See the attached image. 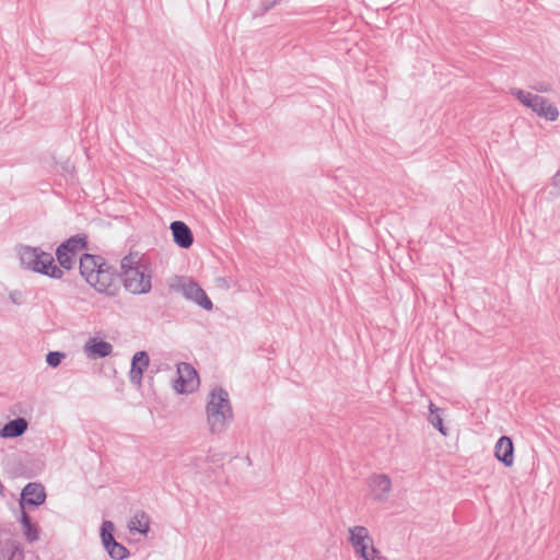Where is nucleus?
Masks as SVG:
<instances>
[{
	"mask_svg": "<svg viewBox=\"0 0 560 560\" xmlns=\"http://www.w3.org/2000/svg\"><path fill=\"white\" fill-rule=\"evenodd\" d=\"M172 238L175 245L182 249H188L194 244V234L190 228L183 221H173L170 225Z\"/></svg>",
	"mask_w": 560,
	"mask_h": 560,
	"instance_id": "obj_15",
	"label": "nucleus"
},
{
	"mask_svg": "<svg viewBox=\"0 0 560 560\" xmlns=\"http://www.w3.org/2000/svg\"><path fill=\"white\" fill-rule=\"evenodd\" d=\"M200 377L196 369L187 363L176 364V370L171 380V387L175 394L180 396L192 395L199 389Z\"/></svg>",
	"mask_w": 560,
	"mask_h": 560,
	"instance_id": "obj_7",
	"label": "nucleus"
},
{
	"mask_svg": "<svg viewBox=\"0 0 560 560\" xmlns=\"http://www.w3.org/2000/svg\"><path fill=\"white\" fill-rule=\"evenodd\" d=\"M21 533L28 542H34L39 539L40 528L36 523H33L27 513L22 510L19 518Z\"/></svg>",
	"mask_w": 560,
	"mask_h": 560,
	"instance_id": "obj_20",
	"label": "nucleus"
},
{
	"mask_svg": "<svg viewBox=\"0 0 560 560\" xmlns=\"http://www.w3.org/2000/svg\"><path fill=\"white\" fill-rule=\"evenodd\" d=\"M346 540L355 560H389L366 525L352 524L348 526Z\"/></svg>",
	"mask_w": 560,
	"mask_h": 560,
	"instance_id": "obj_5",
	"label": "nucleus"
},
{
	"mask_svg": "<svg viewBox=\"0 0 560 560\" xmlns=\"http://www.w3.org/2000/svg\"><path fill=\"white\" fill-rule=\"evenodd\" d=\"M118 275L125 290L130 294H148L152 290V261L141 252H129L125 255L119 261Z\"/></svg>",
	"mask_w": 560,
	"mask_h": 560,
	"instance_id": "obj_1",
	"label": "nucleus"
},
{
	"mask_svg": "<svg viewBox=\"0 0 560 560\" xmlns=\"http://www.w3.org/2000/svg\"><path fill=\"white\" fill-rule=\"evenodd\" d=\"M151 520L144 512H136L127 521V528L131 534L148 535Z\"/></svg>",
	"mask_w": 560,
	"mask_h": 560,
	"instance_id": "obj_19",
	"label": "nucleus"
},
{
	"mask_svg": "<svg viewBox=\"0 0 560 560\" xmlns=\"http://www.w3.org/2000/svg\"><path fill=\"white\" fill-rule=\"evenodd\" d=\"M65 170H66V171H68V172H70V173H72V172H73V170H74V167H73V165H70L69 167H66Z\"/></svg>",
	"mask_w": 560,
	"mask_h": 560,
	"instance_id": "obj_24",
	"label": "nucleus"
},
{
	"mask_svg": "<svg viewBox=\"0 0 560 560\" xmlns=\"http://www.w3.org/2000/svg\"><path fill=\"white\" fill-rule=\"evenodd\" d=\"M10 300L14 304H21L22 303V294L19 291H13L9 294Z\"/></svg>",
	"mask_w": 560,
	"mask_h": 560,
	"instance_id": "obj_22",
	"label": "nucleus"
},
{
	"mask_svg": "<svg viewBox=\"0 0 560 560\" xmlns=\"http://www.w3.org/2000/svg\"><path fill=\"white\" fill-rule=\"evenodd\" d=\"M551 182L553 187L560 189V168L553 174Z\"/></svg>",
	"mask_w": 560,
	"mask_h": 560,
	"instance_id": "obj_23",
	"label": "nucleus"
},
{
	"mask_svg": "<svg viewBox=\"0 0 560 560\" xmlns=\"http://www.w3.org/2000/svg\"><path fill=\"white\" fill-rule=\"evenodd\" d=\"M80 273L98 293L106 296H115L119 292L115 271L108 266L103 258L84 254L80 258Z\"/></svg>",
	"mask_w": 560,
	"mask_h": 560,
	"instance_id": "obj_2",
	"label": "nucleus"
},
{
	"mask_svg": "<svg viewBox=\"0 0 560 560\" xmlns=\"http://www.w3.org/2000/svg\"><path fill=\"white\" fill-rule=\"evenodd\" d=\"M493 457L504 468H512L515 465V447L510 436H500L493 446Z\"/></svg>",
	"mask_w": 560,
	"mask_h": 560,
	"instance_id": "obj_12",
	"label": "nucleus"
},
{
	"mask_svg": "<svg viewBox=\"0 0 560 560\" xmlns=\"http://www.w3.org/2000/svg\"><path fill=\"white\" fill-rule=\"evenodd\" d=\"M511 94L525 107L532 109L538 117L547 121L558 120L560 113L558 107L547 100L546 97L539 96L532 92L513 89Z\"/></svg>",
	"mask_w": 560,
	"mask_h": 560,
	"instance_id": "obj_6",
	"label": "nucleus"
},
{
	"mask_svg": "<svg viewBox=\"0 0 560 560\" xmlns=\"http://www.w3.org/2000/svg\"><path fill=\"white\" fill-rule=\"evenodd\" d=\"M366 498L375 504H384L393 494L392 478L383 472L372 474L365 480Z\"/></svg>",
	"mask_w": 560,
	"mask_h": 560,
	"instance_id": "obj_8",
	"label": "nucleus"
},
{
	"mask_svg": "<svg viewBox=\"0 0 560 560\" xmlns=\"http://www.w3.org/2000/svg\"><path fill=\"white\" fill-rule=\"evenodd\" d=\"M149 364L150 358L145 351H138L132 355L129 371V381L137 388L141 387L143 373L149 368Z\"/></svg>",
	"mask_w": 560,
	"mask_h": 560,
	"instance_id": "obj_14",
	"label": "nucleus"
},
{
	"mask_svg": "<svg viewBox=\"0 0 560 560\" xmlns=\"http://www.w3.org/2000/svg\"><path fill=\"white\" fill-rule=\"evenodd\" d=\"M113 345L102 337L89 338L83 346V353L88 359L95 360L109 357L113 353Z\"/></svg>",
	"mask_w": 560,
	"mask_h": 560,
	"instance_id": "obj_13",
	"label": "nucleus"
},
{
	"mask_svg": "<svg viewBox=\"0 0 560 560\" xmlns=\"http://www.w3.org/2000/svg\"><path fill=\"white\" fill-rule=\"evenodd\" d=\"M175 290L184 299L194 303L203 311L211 312L213 303L206 293V291L195 281L190 279H180L175 284Z\"/></svg>",
	"mask_w": 560,
	"mask_h": 560,
	"instance_id": "obj_10",
	"label": "nucleus"
},
{
	"mask_svg": "<svg viewBox=\"0 0 560 560\" xmlns=\"http://www.w3.org/2000/svg\"><path fill=\"white\" fill-rule=\"evenodd\" d=\"M206 424L211 434L224 433L233 422L234 412L230 394L215 386L209 390L205 402Z\"/></svg>",
	"mask_w": 560,
	"mask_h": 560,
	"instance_id": "obj_3",
	"label": "nucleus"
},
{
	"mask_svg": "<svg viewBox=\"0 0 560 560\" xmlns=\"http://www.w3.org/2000/svg\"><path fill=\"white\" fill-rule=\"evenodd\" d=\"M15 256L21 269L49 279L60 280L63 278V271L55 262L54 256L37 246L19 244L14 248Z\"/></svg>",
	"mask_w": 560,
	"mask_h": 560,
	"instance_id": "obj_4",
	"label": "nucleus"
},
{
	"mask_svg": "<svg viewBox=\"0 0 560 560\" xmlns=\"http://www.w3.org/2000/svg\"><path fill=\"white\" fill-rule=\"evenodd\" d=\"M66 354L59 351H51L46 355V363L51 368H57L65 359Z\"/></svg>",
	"mask_w": 560,
	"mask_h": 560,
	"instance_id": "obj_21",
	"label": "nucleus"
},
{
	"mask_svg": "<svg viewBox=\"0 0 560 560\" xmlns=\"http://www.w3.org/2000/svg\"><path fill=\"white\" fill-rule=\"evenodd\" d=\"M28 429V421L25 418H15L0 428L1 439H16L22 436Z\"/></svg>",
	"mask_w": 560,
	"mask_h": 560,
	"instance_id": "obj_18",
	"label": "nucleus"
},
{
	"mask_svg": "<svg viewBox=\"0 0 560 560\" xmlns=\"http://www.w3.org/2000/svg\"><path fill=\"white\" fill-rule=\"evenodd\" d=\"M115 530L116 527L112 521H104L101 524L100 538L102 546L109 556V558L114 560L127 559L129 557V551L124 545H121L115 539Z\"/></svg>",
	"mask_w": 560,
	"mask_h": 560,
	"instance_id": "obj_11",
	"label": "nucleus"
},
{
	"mask_svg": "<svg viewBox=\"0 0 560 560\" xmlns=\"http://www.w3.org/2000/svg\"><path fill=\"white\" fill-rule=\"evenodd\" d=\"M21 506L24 505H40L46 500V492L44 487L40 483L31 482L26 485L21 493Z\"/></svg>",
	"mask_w": 560,
	"mask_h": 560,
	"instance_id": "obj_16",
	"label": "nucleus"
},
{
	"mask_svg": "<svg viewBox=\"0 0 560 560\" xmlns=\"http://www.w3.org/2000/svg\"><path fill=\"white\" fill-rule=\"evenodd\" d=\"M86 247V241L83 236H74L60 244L56 250V258L58 267L61 270H71L77 261V258L82 254Z\"/></svg>",
	"mask_w": 560,
	"mask_h": 560,
	"instance_id": "obj_9",
	"label": "nucleus"
},
{
	"mask_svg": "<svg viewBox=\"0 0 560 560\" xmlns=\"http://www.w3.org/2000/svg\"><path fill=\"white\" fill-rule=\"evenodd\" d=\"M445 409L438 407L433 402L429 404L427 420L443 436H447L450 434V430L445 424Z\"/></svg>",
	"mask_w": 560,
	"mask_h": 560,
	"instance_id": "obj_17",
	"label": "nucleus"
}]
</instances>
